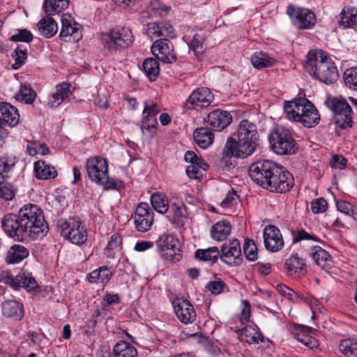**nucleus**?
<instances>
[{"label": "nucleus", "instance_id": "nucleus-1", "mask_svg": "<svg viewBox=\"0 0 357 357\" xmlns=\"http://www.w3.org/2000/svg\"><path fill=\"white\" fill-rule=\"evenodd\" d=\"M1 226L8 236L21 242L42 238L49 229L43 211L33 204L24 205L17 214L4 215Z\"/></svg>", "mask_w": 357, "mask_h": 357}, {"label": "nucleus", "instance_id": "nucleus-2", "mask_svg": "<svg viewBox=\"0 0 357 357\" xmlns=\"http://www.w3.org/2000/svg\"><path fill=\"white\" fill-rule=\"evenodd\" d=\"M248 172L252 181L272 192H288L294 185L292 174L283 166L269 160L252 163Z\"/></svg>", "mask_w": 357, "mask_h": 357}, {"label": "nucleus", "instance_id": "nucleus-3", "mask_svg": "<svg viewBox=\"0 0 357 357\" xmlns=\"http://www.w3.org/2000/svg\"><path fill=\"white\" fill-rule=\"evenodd\" d=\"M305 69L313 77L326 84H333L338 78L334 62L321 50L308 52Z\"/></svg>", "mask_w": 357, "mask_h": 357}, {"label": "nucleus", "instance_id": "nucleus-4", "mask_svg": "<svg viewBox=\"0 0 357 357\" xmlns=\"http://www.w3.org/2000/svg\"><path fill=\"white\" fill-rule=\"evenodd\" d=\"M100 40L104 49L114 54L129 47L133 43L134 36L130 29L119 26L102 33Z\"/></svg>", "mask_w": 357, "mask_h": 357}, {"label": "nucleus", "instance_id": "nucleus-5", "mask_svg": "<svg viewBox=\"0 0 357 357\" xmlns=\"http://www.w3.org/2000/svg\"><path fill=\"white\" fill-rule=\"evenodd\" d=\"M86 169L89 178L96 184L107 189H117L119 182L110 178L108 175V164L106 160L93 157L86 160Z\"/></svg>", "mask_w": 357, "mask_h": 357}, {"label": "nucleus", "instance_id": "nucleus-6", "mask_svg": "<svg viewBox=\"0 0 357 357\" xmlns=\"http://www.w3.org/2000/svg\"><path fill=\"white\" fill-rule=\"evenodd\" d=\"M271 149L278 155H291L297 149V144L289 130L277 128L268 137Z\"/></svg>", "mask_w": 357, "mask_h": 357}, {"label": "nucleus", "instance_id": "nucleus-7", "mask_svg": "<svg viewBox=\"0 0 357 357\" xmlns=\"http://www.w3.org/2000/svg\"><path fill=\"white\" fill-rule=\"evenodd\" d=\"M57 227L61 235L75 245H82L87 239L86 230L79 219H60L57 221Z\"/></svg>", "mask_w": 357, "mask_h": 357}, {"label": "nucleus", "instance_id": "nucleus-8", "mask_svg": "<svg viewBox=\"0 0 357 357\" xmlns=\"http://www.w3.org/2000/svg\"><path fill=\"white\" fill-rule=\"evenodd\" d=\"M328 107L333 112L335 125L341 129H347L353 126L352 109L345 99L333 98L327 101Z\"/></svg>", "mask_w": 357, "mask_h": 357}, {"label": "nucleus", "instance_id": "nucleus-9", "mask_svg": "<svg viewBox=\"0 0 357 357\" xmlns=\"http://www.w3.org/2000/svg\"><path fill=\"white\" fill-rule=\"evenodd\" d=\"M287 14L298 29H311L316 23L315 14L307 8L290 4L287 8Z\"/></svg>", "mask_w": 357, "mask_h": 357}, {"label": "nucleus", "instance_id": "nucleus-10", "mask_svg": "<svg viewBox=\"0 0 357 357\" xmlns=\"http://www.w3.org/2000/svg\"><path fill=\"white\" fill-rule=\"evenodd\" d=\"M258 142H241L236 137L228 138L223 149L225 156H234L245 158L251 155L256 150Z\"/></svg>", "mask_w": 357, "mask_h": 357}, {"label": "nucleus", "instance_id": "nucleus-11", "mask_svg": "<svg viewBox=\"0 0 357 357\" xmlns=\"http://www.w3.org/2000/svg\"><path fill=\"white\" fill-rule=\"evenodd\" d=\"M156 245L163 259L176 262L181 259L178 241L173 236L163 234L157 240Z\"/></svg>", "mask_w": 357, "mask_h": 357}, {"label": "nucleus", "instance_id": "nucleus-12", "mask_svg": "<svg viewBox=\"0 0 357 357\" xmlns=\"http://www.w3.org/2000/svg\"><path fill=\"white\" fill-rule=\"evenodd\" d=\"M220 252V260L230 266H239L242 262L241 245L237 238L224 243Z\"/></svg>", "mask_w": 357, "mask_h": 357}, {"label": "nucleus", "instance_id": "nucleus-13", "mask_svg": "<svg viewBox=\"0 0 357 357\" xmlns=\"http://www.w3.org/2000/svg\"><path fill=\"white\" fill-rule=\"evenodd\" d=\"M315 106L307 99L299 98L290 101H285L284 111L289 120H299V118L312 109Z\"/></svg>", "mask_w": 357, "mask_h": 357}, {"label": "nucleus", "instance_id": "nucleus-14", "mask_svg": "<svg viewBox=\"0 0 357 357\" xmlns=\"http://www.w3.org/2000/svg\"><path fill=\"white\" fill-rule=\"evenodd\" d=\"M153 220V212L149 205L145 202L139 203L134 215V222L137 231L145 232L149 230Z\"/></svg>", "mask_w": 357, "mask_h": 357}, {"label": "nucleus", "instance_id": "nucleus-15", "mask_svg": "<svg viewBox=\"0 0 357 357\" xmlns=\"http://www.w3.org/2000/svg\"><path fill=\"white\" fill-rule=\"evenodd\" d=\"M213 100V95L208 88H199L195 90L185 102L183 107L187 109L195 107H207Z\"/></svg>", "mask_w": 357, "mask_h": 357}, {"label": "nucleus", "instance_id": "nucleus-16", "mask_svg": "<svg viewBox=\"0 0 357 357\" xmlns=\"http://www.w3.org/2000/svg\"><path fill=\"white\" fill-rule=\"evenodd\" d=\"M151 52L158 59L165 63H173L176 61L173 45L166 38L156 40L151 47Z\"/></svg>", "mask_w": 357, "mask_h": 357}, {"label": "nucleus", "instance_id": "nucleus-17", "mask_svg": "<svg viewBox=\"0 0 357 357\" xmlns=\"http://www.w3.org/2000/svg\"><path fill=\"white\" fill-rule=\"evenodd\" d=\"M264 246L271 252H278L284 246V241L279 229L274 225L266 226L263 231Z\"/></svg>", "mask_w": 357, "mask_h": 357}, {"label": "nucleus", "instance_id": "nucleus-18", "mask_svg": "<svg viewBox=\"0 0 357 357\" xmlns=\"http://www.w3.org/2000/svg\"><path fill=\"white\" fill-rule=\"evenodd\" d=\"M232 119L229 112L221 109H215L208 114L205 121L215 131H221L229 126Z\"/></svg>", "mask_w": 357, "mask_h": 357}, {"label": "nucleus", "instance_id": "nucleus-19", "mask_svg": "<svg viewBox=\"0 0 357 357\" xmlns=\"http://www.w3.org/2000/svg\"><path fill=\"white\" fill-rule=\"evenodd\" d=\"M178 319L184 324L192 323L195 318L193 306L187 299H178L173 303Z\"/></svg>", "mask_w": 357, "mask_h": 357}, {"label": "nucleus", "instance_id": "nucleus-20", "mask_svg": "<svg viewBox=\"0 0 357 357\" xmlns=\"http://www.w3.org/2000/svg\"><path fill=\"white\" fill-rule=\"evenodd\" d=\"M234 137L241 142H258L259 135L256 126L248 120H242Z\"/></svg>", "mask_w": 357, "mask_h": 357}, {"label": "nucleus", "instance_id": "nucleus-21", "mask_svg": "<svg viewBox=\"0 0 357 357\" xmlns=\"http://www.w3.org/2000/svg\"><path fill=\"white\" fill-rule=\"evenodd\" d=\"M146 34L151 39L157 37H169L173 38L176 34L174 27L167 23L151 22L147 24Z\"/></svg>", "mask_w": 357, "mask_h": 357}, {"label": "nucleus", "instance_id": "nucleus-22", "mask_svg": "<svg viewBox=\"0 0 357 357\" xmlns=\"http://www.w3.org/2000/svg\"><path fill=\"white\" fill-rule=\"evenodd\" d=\"M17 109L7 102H0V122L10 127L15 126L19 122Z\"/></svg>", "mask_w": 357, "mask_h": 357}, {"label": "nucleus", "instance_id": "nucleus-23", "mask_svg": "<svg viewBox=\"0 0 357 357\" xmlns=\"http://www.w3.org/2000/svg\"><path fill=\"white\" fill-rule=\"evenodd\" d=\"M70 84L63 82L56 86V91L48 97L47 106L54 108L60 105L62 102L71 93Z\"/></svg>", "mask_w": 357, "mask_h": 357}, {"label": "nucleus", "instance_id": "nucleus-24", "mask_svg": "<svg viewBox=\"0 0 357 357\" xmlns=\"http://www.w3.org/2000/svg\"><path fill=\"white\" fill-rule=\"evenodd\" d=\"M1 311L4 317L17 321L21 320L24 314L23 305L15 300L4 301L1 304Z\"/></svg>", "mask_w": 357, "mask_h": 357}, {"label": "nucleus", "instance_id": "nucleus-25", "mask_svg": "<svg viewBox=\"0 0 357 357\" xmlns=\"http://www.w3.org/2000/svg\"><path fill=\"white\" fill-rule=\"evenodd\" d=\"M308 330L309 328L296 326L291 334L296 340L310 349L317 348L319 346L318 340L308 334Z\"/></svg>", "mask_w": 357, "mask_h": 357}, {"label": "nucleus", "instance_id": "nucleus-26", "mask_svg": "<svg viewBox=\"0 0 357 357\" xmlns=\"http://www.w3.org/2000/svg\"><path fill=\"white\" fill-rule=\"evenodd\" d=\"M38 31L46 38L53 37L58 31L56 22L50 17H43L37 24Z\"/></svg>", "mask_w": 357, "mask_h": 357}, {"label": "nucleus", "instance_id": "nucleus-27", "mask_svg": "<svg viewBox=\"0 0 357 357\" xmlns=\"http://www.w3.org/2000/svg\"><path fill=\"white\" fill-rule=\"evenodd\" d=\"M231 225L227 220H222L215 223L211 229L212 238L217 241H225L230 234Z\"/></svg>", "mask_w": 357, "mask_h": 357}, {"label": "nucleus", "instance_id": "nucleus-28", "mask_svg": "<svg viewBox=\"0 0 357 357\" xmlns=\"http://www.w3.org/2000/svg\"><path fill=\"white\" fill-rule=\"evenodd\" d=\"M29 250L21 245H13L8 250L6 262L7 264H17L29 256Z\"/></svg>", "mask_w": 357, "mask_h": 357}, {"label": "nucleus", "instance_id": "nucleus-29", "mask_svg": "<svg viewBox=\"0 0 357 357\" xmlns=\"http://www.w3.org/2000/svg\"><path fill=\"white\" fill-rule=\"evenodd\" d=\"M34 172L36 177L41 180L53 178L57 176L54 167L47 165L43 160H38L34 163Z\"/></svg>", "mask_w": 357, "mask_h": 357}, {"label": "nucleus", "instance_id": "nucleus-30", "mask_svg": "<svg viewBox=\"0 0 357 357\" xmlns=\"http://www.w3.org/2000/svg\"><path fill=\"white\" fill-rule=\"evenodd\" d=\"M193 137L197 144L202 149H206L214 140L213 133L207 128H199L194 131Z\"/></svg>", "mask_w": 357, "mask_h": 357}, {"label": "nucleus", "instance_id": "nucleus-31", "mask_svg": "<svg viewBox=\"0 0 357 357\" xmlns=\"http://www.w3.org/2000/svg\"><path fill=\"white\" fill-rule=\"evenodd\" d=\"M238 339L240 341L250 344L258 343L259 340L262 341L263 335L256 328L252 326H245L238 331Z\"/></svg>", "mask_w": 357, "mask_h": 357}, {"label": "nucleus", "instance_id": "nucleus-32", "mask_svg": "<svg viewBox=\"0 0 357 357\" xmlns=\"http://www.w3.org/2000/svg\"><path fill=\"white\" fill-rule=\"evenodd\" d=\"M62 26L60 31V38H63L75 34L79 24L73 22L72 16L70 14H63L61 17Z\"/></svg>", "mask_w": 357, "mask_h": 357}, {"label": "nucleus", "instance_id": "nucleus-33", "mask_svg": "<svg viewBox=\"0 0 357 357\" xmlns=\"http://www.w3.org/2000/svg\"><path fill=\"white\" fill-rule=\"evenodd\" d=\"M339 24L344 28L357 24V8L346 6L340 13Z\"/></svg>", "mask_w": 357, "mask_h": 357}, {"label": "nucleus", "instance_id": "nucleus-34", "mask_svg": "<svg viewBox=\"0 0 357 357\" xmlns=\"http://www.w3.org/2000/svg\"><path fill=\"white\" fill-rule=\"evenodd\" d=\"M17 158L13 155H4L0 158V183L8 177V173L13 169Z\"/></svg>", "mask_w": 357, "mask_h": 357}, {"label": "nucleus", "instance_id": "nucleus-35", "mask_svg": "<svg viewBox=\"0 0 357 357\" xmlns=\"http://www.w3.org/2000/svg\"><path fill=\"white\" fill-rule=\"evenodd\" d=\"M113 357H137V349L127 342H120L114 345Z\"/></svg>", "mask_w": 357, "mask_h": 357}, {"label": "nucleus", "instance_id": "nucleus-36", "mask_svg": "<svg viewBox=\"0 0 357 357\" xmlns=\"http://www.w3.org/2000/svg\"><path fill=\"white\" fill-rule=\"evenodd\" d=\"M220 254V250L217 247H211L207 249L197 250L195 256L199 259L207 261L212 265L218 261Z\"/></svg>", "mask_w": 357, "mask_h": 357}, {"label": "nucleus", "instance_id": "nucleus-37", "mask_svg": "<svg viewBox=\"0 0 357 357\" xmlns=\"http://www.w3.org/2000/svg\"><path fill=\"white\" fill-rule=\"evenodd\" d=\"M275 61L273 58L263 52H257L251 57L252 66L257 69L271 67Z\"/></svg>", "mask_w": 357, "mask_h": 357}, {"label": "nucleus", "instance_id": "nucleus-38", "mask_svg": "<svg viewBox=\"0 0 357 357\" xmlns=\"http://www.w3.org/2000/svg\"><path fill=\"white\" fill-rule=\"evenodd\" d=\"M69 4L68 0H45L43 4L48 16L62 12Z\"/></svg>", "mask_w": 357, "mask_h": 357}, {"label": "nucleus", "instance_id": "nucleus-39", "mask_svg": "<svg viewBox=\"0 0 357 357\" xmlns=\"http://www.w3.org/2000/svg\"><path fill=\"white\" fill-rule=\"evenodd\" d=\"M112 276V271L110 268L101 266L92 271L88 276L90 282H107Z\"/></svg>", "mask_w": 357, "mask_h": 357}, {"label": "nucleus", "instance_id": "nucleus-40", "mask_svg": "<svg viewBox=\"0 0 357 357\" xmlns=\"http://www.w3.org/2000/svg\"><path fill=\"white\" fill-rule=\"evenodd\" d=\"M310 255L314 262L319 266L325 268L331 261L330 255L324 249L319 246H314L311 249Z\"/></svg>", "mask_w": 357, "mask_h": 357}, {"label": "nucleus", "instance_id": "nucleus-41", "mask_svg": "<svg viewBox=\"0 0 357 357\" xmlns=\"http://www.w3.org/2000/svg\"><path fill=\"white\" fill-rule=\"evenodd\" d=\"M143 70L150 81H155L160 74V67L158 61L153 58L145 59L142 64Z\"/></svg>", "mask_w": 357, "mask_h": 357}, {"label": "nucleus", "instance_id": "nucleus-42", "mask_svg": "<svg viewBox=\"0 0 357 357\" xmlns=\"http://www.w3.org/2000/svg\"><path fill=\"white\" fill-rule=\"evenodd\" d=\"M294 122H298L306 128H312L317 125L320 121V115L318 110L314 107L312 109L306 113L303 117L299 118V120H291Z\"/></svg>", "mask_w": 357, "mask_h": 357}, {"label": "nucleus", "instance_id": "nucleus-43", "mask_svg": "<svg viewBox=\"0 0 357 357\" xmlns=\"http://www.w3.org/2000/svg\"><path fill=\"white\" fill-rule=\"evenodd\" d=\"M11 56L15 60L12 68L15 70L19 69L27 59L28 52L26 47L24 45H18L12 53Z\"/></svg>", "mask_w": 357, "mask_h": 357}, {"label": "nucleus", "instance_id": "nucleus-44", "mask_svg": "<svg viewBox=\"0 0 357 357\" xmlns=\"http://www.w3.org/2000/svg\"><path fill=\"white\" fill-rule=\"evenodd\" d=\"M36 97V93L29 84H21L19 94L17 96V100H20L26 104H31L35 100Z\"/></svg>", "mask_w": 357, "mask_h": 357}, {"label": "nucleus", "instance_id": "nucleus-45", "mask_svg": "<svg viewBox=\"0 0 357 357\" xmlns=\"http://www.w3.org/2000/svg\"><path fill=\"white\" fill-rule=\"evenodd\" d=\"M339 350L344 356L357 355V339L342 340L339 344Z\"/></svg>", "mask_w": 357, "mask_h": 357}, {"label": "nucleus", "instance_id": "nucleus-46", "mask_svg": "<svg viewBox=\"0 0 357 357\" xmlns=\"http://www.w3.org/2000/svg\"><path fill=\"white\" fill-rule=\"evenodd\" d=\"M158 121L156 119L142 118L140 128L144 135L153 137L155 133Z\"/></svg>", "mask_w": 357, "mask_h": 357}, {"label": "nucleus", "instance_id": "nucleus-47", "mask_svg": "<svg viewBox=\"0 0 357 357\" xmlns=\"http://www.w3.org/2000/svg\"><path fill=\"white\" fill-rule=\"evenodd\" d=\"M285 266L288 272L296 273L298 269L303 270L305 266L304 259L300 258L297 254L291 255L286 260Z\"/></svg>", "mask_w": 357, "mask_h": 357}, {"label": "nucleus", "instance_id": "nucleus-48", "mask_svg": "<svg viewBox=\"0 0 357 357\" xmlns=\"http://www.w3.org/2000/svg\"><path fill=\"white\" fill-rule=\"evenodd\" d=\"M208 167L207 164L204 162V165L199 162L189 165L186 168V174L191 179H199L203 176L202 170H206Z\"/></svg>", "mask_w": 357, "mask_h": 357}, {"label": "nucleus", "instance_id": "nucleus-49", "mask_svg": "<svg viewBox=\"0 0 357 357\" xmlns=\"http://www.w3.org/2000/svg\"><path fill=\"white\" fill-rule=\"evenodd\" d=\"M151 203L153 208L158 213L164 214L168 211V204L160 194H153L151 197Z\"/></svg>", "mask_w": 357, "mask_h": 357}, {"label": "nucleus", "instance_id": "nucleus-50", "mask_svg": "<svg viewBox=\"0 0 357 357\" xmlns=\"http://www.w3.org/2000/svg\"><path fill=\"white\" fill-rule=\"evenodd\" d=\"M243 251L248 260L254 261L257 259V248L253 241L248 238L245 240Z\"/></svg>", "mask_w": 357, "mask_h": 357}, {"label": "nucleus", "instance_id": "nucleus-51", "mask_svg": "<svg viewBox=\"0 0 357 357\" xmlns=\"http://www.w3.org/2000/svg\"><path fill=\"white\" fill-rule=\"evenodd\" d=\"M206 289L213 295L223 293L225 289H228L226 283L219 278H215L206 284Z\"/></svg>", "mask_w": 357, "mask_h": 357}, {"label": "nucleus", "instance_id": "nucleus-52", "mask_svg": "<svg viewBox=\"0 0 357 357\" xmlns=\"http://www.w3.org/2000/svg\"><path fill=\"white\" fill-rule=\"evenodd\" d=\"M33 39V34L26 29H17L16 33L12 35L10 40L13 42H23L29 43Z\"/></svg>", "mask_w": 357, "mask_h": 357}, {"label": "nucleus", "instance_id": "nucleus-53", "mask_svg": "<svg viewBox=\"0 0 357 357\" xmlns=\"http://www.w3.org/2000/svg\"><path fill=\"white\" fill-rule=\"evenodd\" d=\"M171 212L172 215L169 218V220L172 222L173 224L179 223L182 218H186V208L183 204L177 205L174 204L171 207Z\"/></svg>", "mask_w": 357, "mask_h": 357}, {"label": "nucleus", "instance_id": "nucleus-54", "mask_svg": "<svg viewBox=\"0 0 357 357\" xmlns=\"http://www.w3.org/2000/svg\"><path fill=\"white\" fill-rule=\"evenodd\" d=\"M344 81L350 89L357 91V68L347 69L344 73Z\"/></svg>", "mask_w": 357, "mask_h": 357}, {"label": "nucleus", "instance_id": "nucleus-55", "mask_svg": "<svg viewBox=\"0 0 357 357\" xmlns=\"http://www.w3.org/2000/svg\"><path fill=\"white\" fill-rule=\"evenodd\" d=\"M3 181L0 183V197L5 200H11L15 195L16 189L12 184Z\"/></svg>", "mask_w": 357, "mask_h": 357}, {"label": "nucleus", "instance_id": "nucleus-56", "mask_svg": "<svg viewBox=\"0 0 357 357\" xmlns=\"http://www.w3.org/2000/svg\"><path fill=\"white\" fill-rule=\"evenodd\" d=\"M20 282L22 287L27 289L28 291H36L40 288L38 286L37 282L34 278L31 275H26L24 273L22 275H19Z\"/></svg>", "mask_w": 357, "mask_h": 357}, {"label": "nucleus", "instance_id": "nucleus-57", "mask_svg": "<svg viewBox=\"0 0 357 357\" xmlns=\"http://www.w3.org/2000/svg\"><path fill=\"white\" fill-rule=\"evenodd\" d=\"M160 112V108L156 102H151L149 105L145 103L143 110V117L146 119H156L155 116Z\"/></svg>", "mask_w": 357, "mask_h": 357}, {"label": "nucleus", "instance_id": "nucleus-58", "mask_svg": "<svg viewBox=\"0 0 357 357\" xmlns=\"http://www.w3.org/2000/svg\"><path fill=\"white\" fill-rule=\"evenodd\" d=\"M328 203L323 197L314 199L311 202V209L314 213H321L326 211Z\"/></svg>", "mask_w": 357, "mask_h": 357}, {"label": "nucleus", "instance_id": "nucleus-59", "mask_svg": "<svg viewBox=\"0 0 357 357\" xmlns=\"http://www.w3.org/2000/svg\"><path fill=\"white\" fill-rule=\"evenodd\" d=\"M336 206L337 210L347 215L352 216L353 213L356 207L351 203L345 200H338L336 202Z\"/></svg>", "mask_w": 357, "mask_h": 357}, {"label": "nucleus", "instance_id": "nucleus-60", "mask_svg": "<svg viewBox=\"0 0 357 357\" xmlns=\"http://www.w3.org/2000/svg\"><path fill=\"white\" fill-rule=\"evenodd\" d=\"M203 38L199 34H195L192 41L190 42L189 47L192 50L195 55H198L203 52Z\"/></svg>", "mask_w": 357, "mask_h": 357}, {"label": "nucleus", "instance_id": "nucleus-61", "mask_svg": "<svg viewBox=\"0 0 357 357\" xmlns=\"http://www.w3.org/2000/svg\"><path fill=\"white\" fill-rule=\"evenodd\" d=\"M303 240H312L314 241H318V238L316 236L305 231L303 229H298L297 232L294 234L293 242L296 243Z\"/></svg>", "mask_w": 357, "mask_h": 357}, {"label": "nucleus", "instance_id": "nucleus-62", "mask_svg": "<svg viewBox=\"0 0 357 357\" xmlns=\"http://www.w3.org/2000/svg\"><path fill=\"white\" fill-rule=\"evenodd\" d=\"M120 303V298L118 294H107L101 302L102 305V309L103 310H107L108 307L110 305L114 303Z\"/></svg>", "mask_w": 357, "mask_h": 357}, {"label": "nucleus", "instance_id": "nucleus-63", "mask_svg": "<svg viewBox=\"0 0 357 357\" xmlns=\"http://www.w3.org/2000/svg\"><path fill=\"white\" fill-rule=\"evenodd\" d=\"M184 159L190 165L199 162V164L204 165V161L201 158H199L192 151H188L185 154Z\"/></svg>", "mask_w": 357, "mask_h": 357}, {"label": "nucleus", "instance_id": "nucleus-64", "mask_svg": "<svg viewBox=\"0 0 357 357\" xmlns=\"http://www.w3.org/2000/svg\"><path fill=\"white\" fill-rule=\"evenodd\" d=\"M347 162V159L342 155H335L331 161V166L341 169L345 167Z\"/></svg>", "mask_w": 357, "mask_h": 357}]
</instances>
